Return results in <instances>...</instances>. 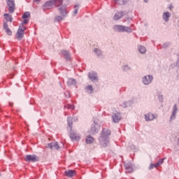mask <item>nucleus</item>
I'll return each instance as SVG.
<instances>
[{
    "label": "nucleus",
    "instance_id": "24",
    "mask_svg": "<svg viewBox=\"0 0 179 179\" xmlns=\"http://www.w3.org/2000/svg\"><path fill=\"white\" fill-rule=\"evenodd\" d=\"M138 51L141 54H145V52H146V48H145V46L140 45L138 46Z\"/></svg>",
    "mask_w": 179,
    "mask_h": 179
},
{
    "label": "nucleus",
    "instance_id": "42",
    "mask_svg": "<svg viewBox=\"0 0 179 179\" xmlns=\"http://www.w3.org/2000/svg\"><path fill=\"white\" fill-rule=\"evenodd\" d=\"M176 65H177V66H179V59L177 61Z\"/></svg>",
    "mask_w": 179,
    "mask_h": 179
},
{
    "label": "nucleus",
    "instance_id": "1",
    "mask_svg": "<svg viewBox=\"0 0 179 179\" xmlns=\"http://www.w3.org/2000/svg\"><path fill=\"white\" fill-rule=\"evenodd\" d=\"M110 134H111V131L108 129H103L102 130L101 136L99 138V142H100L101 145H102V146H103V148H106V146H107V144L108 143V142H110V139H109L108 136H110Z\"/></svg>",
    "mask_w": 179,
    "mask_h": 179
},
{
    "label": "nucleus",
    "instance_id": "10",
    "mask_svg": "<svg viewBox=\"0 0 179 179\" xmlns=\"http://www.w3.org/2000/svg\"><path fill=\"white\" fill-rule=\"evenodd\" d=\"M70 138L71 141H80V135L77 134L76 132H72L70 134Z\"/></svg>",
    "mask_w": 179,
    "mask_h": 179
},
{
    "label": "nucleus",
    "instance_id": "40",
    "mask_svg": "<svg viewBox=\"0 0 179 179\" xmlns=\"http://www.w3.org/2000/svg\"><path fill=\"white\" fill-rule=\"evenodd\" d=\"M128 103L127 102L122 103V107H128Z\"/></svg>",
    "mask_w": 179,
    "mask_h": 179
},
{
    "label": "nucleus",
    "instance_id": "19",
    "mask_svg": "<svg viewBox=\"0 0 179 179\" xmlns=\"http://www.w3.org/2000/svg\"><path fill=\"white\" fill-rule=\"evenodd\" d=\"M4 19H6V22H10L12 23V21L13 19L12 18V15H10L9 13H5L3 15Z\"/></svg>",
    "mask_w": 179,
    "mask_h": 179
},
{
    "label": "nucleus",
    "instance_id": "38",
    "mask_svg": "<svg viewBox=\"0 0 179 179\" xmlns=\"http://www.w3.org/2000/svg\"><path fill=\"white\" fill-rule=\"evenodd\" d=\"M158 97H159V101H163V96L159 95Z\"/></svg>",
    "mask_w": 179,
    "mask_h": 179
},
{
    "label": "nucleus",
    "instance_id": "37",
    "mask_svg": "<svg viewBox=\"0 0 179 179\" xmlns=\"http://www.w3.org/2000/svg\"><path fill=\"white\" fill-rule=\"evenodd\" d=\"M124 71H128L129 69V67L128 66H124L123 67Z\"/></svg>",
    "mask_w": 179,
    "mask_h": 179
},
{
    "label": "nucleus",
    "instance_id": "17",
    "mask_svg": "<svg viewBox=\"0 0 179 179\" xmlns=\"http://www.w3.org/2000/svg\"><path fill=\"white\" fill-rule=\"evenodd\" d=\"M112 118L113 122H120V121L121 120V115H120V114H114L112 116Z\"/></svg>",
    "mask_w": 179,
    "mask_h": 179
},
{
    "label": "nucleus",
    "instance_id": "44",
    "mask_svg": "<svg viewBox=\"0 0 179 179\" xmlns=\"http://www.w3.org/2000/svg\"><path fill=\"white\" fill-rule=\"evenodd\" d=\"M149 0H144V2H148Z\"/></svg>",
    "mask_w": 179,
    "mask_h": 179
},
{
    "label": "nucleus",
    "instance_id": "2",
    "mask_svg": "<svg viewBox=\"0 0 179 179\" xmlns=\"http://www.w3.org/2000/svg\"><path fill=\"white\" fill-rule=\"evenodd\" d=\"M29 22V20L24 18L22 24H21L19 26V29H17V34H16V38L17 40H22L23 38V35L24 34V30H26V27L23 24H27V22Z\"/></svg>",
    "mask_w": 179,
    "mask_h": 179
},
{
    "label": "nucleus",
    "instance_id": "3",
    "mask_svg": "<svg viewBox=\"0 0 179 179\" xmlns=\"http://www.w3.org/2000/svg\"><path fill=\"white\" fill-rule=\"evenodd\" d=\"M113 29L120 33H123L124 31H126L127 33H132V29H131V27H125L124 25H115Z\"/></svg>",
    "mask_w": 179,
    "mask_h": 179
},
{
    "label": "nucleus",
    "instance_id": "21",
    "mask_svg": "<svg viewBox=\"0 0 179 179\" xmlns=\"http://www.w3.org/2000/svg\"><path fill=\"white\" fill-rule=\"evenodd\" d=\"M53 5L54 6H61L62 5V3L64 2V0H53Z\"/></svg>",
    "mask_w": 179,
    "mask_h": 179
},
{
    "label": "nucleus",
    "instance_id": "32",
    "mask_svg": "<svg viewBox=\"0 0 179 179\" xmlns=\"http://www.w3.org/2000/svg\"><path fill=\"white\" fill-rule=\"evenodd\" d=\"M164 162V159H159L158 161V162L156 164H157V167H159V166H160V164H163Z\"/></svg>",
    "mask_w": 179,
    "mask_h": 179
},
{
    "label": "nucleus",
    "instance_id": "33",
    "mask_svg": "<svg viewBox=\"0 0 179 179\" xmlns=\"http://www.w3.org/2000/svg\"><path fill=\"white\" fill-rule=\"evenodd\" d=\"M87 90H90V93H93V87H92V85H88L87 87H86Z\"/></svg>",
    "mask_w": 179,
    "mask_h": 179
},
{
    "label": "nucleus",
    "instance_id": "4",
    "mask_svg": "<svg viewBox=\"0 0 179 179\" xmlns=\"http://www.w3.org/2000/svg\"><path fill=\"white\" fill-rule=\"evenodd\" d=\"M59 10L60 12V15H62V17H61L59 15L56 16V17L55 18V22H61V20H63V19L65 17V16H66V15H68V12L66 11V10L65 8H59Z\"/></svg>",
    "mask_w": 179,
    "mask_h": 179
},
{
    "label": "nucleus",
    "instance_id": "36",
    "mask_svg": "<svg viewBox=\"0 0 179 179\" xmlns=\"http://www.w3.org/2000/svg\"><path fill=\"white\" fill-rule=\"evenodd\" d=\"M126 170H127V173H132V171H134V168H132V166H130L129 168H128Z\"/></svg>",
    "mask_w": 179,
    "mask_h": 179
},
{
    "label": "nucleus",
    "instance_id": "27",
    "mask_svg": "<svg viewBox=\"0 0 179 179\" xmlns=\"http://www.w3.org/2000/svg\"><path fill=\"white\" fill-rule=\"evenodd\" d=\"M30 17V13L29 12H25L22 15V19H29Z\"/></svg>",
    "mask_w": 179,
    "mask_h": 179
},
{
    "label": "nucleus",
    "instance_id": "43",
    "mask_svg": "<svg viewBox=\"0 0 179 179\" xmlns=\"http://www.w3.org/2000/svg\"><path fill=\"white\" fill-rule=\"evenodd\" d=\"M173 8L172 6H171L169 7L170 10H171V8Z\"/></svg>",
    "mask_w": 179,
    "mask_h": 179
},
{
    "label": "nucleus",
    "instance_id": "25",
    "mask_svg": "<svg viewBox=\"0 0 179 179\" xmlns=\"http://www.w3.org/2000/svg\"><path fill=\"white\" fill-rule=\"evenodd\" d=\"M94 141V138H93V137L89 136L87 137L86 138V143H93V141Z\"/></svg>",
    "mask_w": 179,
    "mask_h": 179
},
{
    "label": "nucleus",
    "instance_id": "12",
    "mask_svg": "<svg viewBox=\"0 0 179 179\" xmlns=\"http://www.w3.org/2000/svg\"><path fill=\"white\" fill-rule=\"evenodd\" d=\"M89 78L92 81L97 80V73L93 71L89 73Z\"/></svg>",
    "mask_w": 179,
    "mask_h": 179
},
{
    "label": "nucleus",
    "instance_id": "22",
    "mask_svg": "<svg viewBox=\"0 0 179 179\" xmlns=\"http://www.w3.org/2000/svg\"><path fill=\"white\" fill-rule=\"evenodd\" d=\"M169 17H170V13H169V12L164 13L163 19H164V22H167L169 20Z\"/></svg>",
    "mask_w": 179,
    "mask_h": 179
},
{
    "label": "nucleus",
    "instance_id": "28",
    "mask_svg": "<svg viewBox=\"0 0 179 179\" xmlns=\"http://www.w3.org/2000/svg\"><path fill=\"white\" fill-rule=\"evenodd\" d=\"M64 108H67L68 110H73L75 108V106H73V105L67 104L64 106Z\"/></svg>",
    "mask_w": 179,
    "mask_h": 179
},
{
    "label": "nucleus",
    "instance_id": "45",
    "mask_svg": "<svg viewBox=\"0 0 179 179\" xmlns=\"http://www.w3.org/2000/svg\"><path fill=\"white\" fill-rule=\"evenodd\" d=\"M0 176H1V173H0Z\"/></svg>",
    "mask_w": 179,
    "mask_h": 179
},
{
    "label": "nucleus",
    "instance_id": "26",
    "mask_svg": "<svg viewBox=\"0 0 179 179\" xmlns=\"http://www.w3.org/2000/svg\"><path fill=\"white\" fill-rule=\"evenodd\" d=\"M118 5H125L127 3L126 0H114Z\"/></svg>",
    "mask_w": 179,
    "mask_h": 179
},
{
    "label": "nucleus",
    "instance_id": "30",
    "mask_svg": "<svg viewBox=\"0 0 179 179\" xmlns=\"http://www.w3.org/2000/svg\"><path fill=\"white\" fill-rule=\"evenodd\" d=\"M67 122L68 125L70 128H72V118L71 117H68L67 118Z\"/></svg>",
    "mask_w": 179,
    "mask_h": 179
},
{
    "label": "nucleus",
    "instance_id": "39",
    "mask_svg": "<svg viewBox=\"0 0 179 179\" xmlns=\"http://www.w3.org/2000/svg\"><path fill=\"white\" fill-rule=\"evenodd\" d=\"M167 47H169V43H164L163 45V48H167Z\"/></svg>",
    "mask_w": 179,
    "mask_h": 179
},
{
    "label": "nucleus",
    "instance_id": "23",
    "mask_svg": "<svg viewBox=\"0 0 179 179\" xmlns=\"http://www.w3.org/2000/svg\"><path fill=\"white\" fill-rule=\"evenodd\" d=\"M68 86H71L72 85H76V80L73 78H69L68 82H67Z\"/></svg>",
    "mask_w": 179,
    "mask_h": 179
},
{
    "label": "nucleus",
    "instance_id": "8",
    "mask_svg": "<svg viewBox=\"0 0 179 179\" xmlns=\"http://www.w3.org/2000/svg\"><path fill=\"white\" fill-rule=\"evenodd\" d=\"M54 6V1L51 0L49 1H46L43 4V9H51Z\"/></svg>",
    "mask_w": 179,
    "mask_h": 179
},
{
    "label": "nucleus",
    "instance_id": "16",
    "mask_svg": "<svg viewBox=\"0 0 179 179\" xmlns=\"http://www.w3.org/2000/svg\"><path fill=\"white\" fill-rule=\"evenodd\" d=\"M124 16V12L117 13L113 16V20H120Z\"/></svg>",
    "mask_w": 179,
    "mask_h": 179
},
{
    "label": "nucleus",
    "instance_id": "31",
    "mask_svg": "<svg viewBox=\"0 0 179 179\" xmlns=\"http://www.w3.org/2000/svg\"><path fill=\"white\" fill-rule=\"evenodd\" d=\"M78 10H79V5H76L74 6V12L73 14L74 15H78Z\"/></svg>",
    "mask_w": 179,
    "mask_h": 179
},
{
    "label": "nucleus",
    "instance_id": "29",
    "mask_svg": "<svg viewBox=\"0 0 179 179\" xmlns=\"http://www.w3.org/2000/svg\"><path fill=\"white\" fill-rule=\"evenodd\" d=\"M94 52L96 53L98 57H100V55H101V51L100 50V49L95 48L94 50Z\"/></svg>",
    "mask_w": 179,
    "mask_h": 179
},
{
    "label": "nucleus",
    "instance_id": "15",
    "mask_svg": "<svg viewBox=\"0 0 179 179\" xmlns=\"http://www.w3.org/2000/svg\"><path fill=\"white\" fill-rule=\"evenodd\" d=\"M48 146L50 149H56V150L59 149V145H58V142L50 143L48 145Z\"/></svg>",
    "mask_w": 179,
    "mask_h": 179
},
{
    "label": "nucleus",
    "instance_id": "20",
    "mask_svg": "<svg viewBox=\"0 0 179 179\" xmlns=\"http://www.w3.org/2000/svg\"><path fill=\"white\" fill-rule=\"evenodd\" d=\"M145 120L147 121H153V120H155V115L152 113H148V115H145Z\"/></svg>",
    "mask_w": 179,
    "mask_h": 179
},
{
    "label": "nucleus",
    "instance_id": "34",
    "mask_svg": "<svg viewBox=\"0 0 179 179\" xmlns=\"http://www.w3.org/2000/svg\"><path fill=\"white\" fill-rule=\"evenodd\" d=\"M131 166V163H125L124 164V167L125 169L127 170V169H129Z\"/></svg>",
    "mask_w": 179,
    "mask_h": 179
},
{
    "label": "nucleus",
    "instance_id": "41",
    "mask_svg": "<svg viewBox=\"0 0 179 179\" xmlns=\"http://www.w3.org/2000/svg\"><path fill=\"white\" fill-rule=\"evenodd\" d=\"M41 0H34V2H37V3H38V2H40Z\"/></svg>",
    "mask_w": 179,
    "mask_h": 179
},
{
    "label": "nucleus",
    "instance_id": "18",
    "mask_svg": "<svg viewBox=\"0 0 179 179\" xmlns=\"http://www.w3.org/2000/svg\"><path fill=\"white\" fill-rule=\"evenodd\" d=\"M62 54H63L64 58H66L67 61H69V59H71V53L69 51L62 50Z\"/></svg>",
    "mask_w": 179,
    "mask_h": 179
},
{
    "label": "nucleus",
    "instance_id": "7",
    "mask_svg": "<svg viewBox=\"0 0 179 179\" xmlns=\"http://www.w3.org/2000/svg\"><path fill=\"white\" fill-rule=\"evenodd\" d=\"M152 80H153V76L150 75L145 76L143 78V83L145 85H150V83H152Z\"/></svg>",
    "mask_w": 179,
    "mask_h": 179
},
{
    "label": "nucleus",
    "instance_id": "9",
    "mask_svg": "<svg viewBox=\"0 0 179 179\" xmlns=\"http://www.w3.org/2000/svg\"><path fill=\"white\" fill-rule=\"evenodd\" d=\"M99 131H100V127L99 126V124H93L91 127V130H90L91 134H97Z\"/></svg>",
    "mask_w": 179,
    "mask_h": 179
},
{
    "label": "nucleus",
    "instance_id": "11",
    "mask_svg": "<svg viewBox=\"0 0 179 179\" xmlns=\"http://www.w3.org/2000/svg\"><path fill=\"white\" fill-rule=\"evenodd\" d=\"M64 174L66 177H73V176H76V171L68 170L64 172Z\"/></svg>",
    "mask_w": 179,
    "mask_h": 179
},
{
    "label": "nucleus",
    "instance_id": "14",
    "mask_svg": "<svg viewBox=\"0 0 179 179\" xmlns=\"http://www.w3.org/2000/svg\"><path fill=\"white\" fill-rule=\"evenodd\" d=\"M177 104H175L173 108V112H172V115L171 116L170 118V121L173 120H176V115L177 114Z\"/></svg>",
    "mask_w": 179,
    "mask_h": 179
},
{
    "label": "nucleus",
    "instance_id": "35",
    "mask_svg": "<svg viewBox=\"0 0 179 179\" xmlns=\"http://www.w3.org/2000/svg\"><path fill=\"white\" fill-rule=\"evenodd\" d=\"M155 167H157V164H151L149 166V170H152V169H155Z\"/></svg>",
    "mask_w": 179,
    "mask_h": 179
},
{
    "label": "nucleus",
    "instance_id": "13",
    "mask_svg": "<svg viewBox=\"0 0 179 179\" xmlns=\"http://www.w3.org/2000/svg\"><path fill=\"white\" fill-rule=\"evenodd\" d=\"M3 27L6 31V33L8 35V36H12V31H10V29H9V27L8 25V23L4 22Z\"/></svg>",
    "mask_w": 179,
    "mask_h": 179
},
{
    "label": "nucleus",
    "instance_id": "6",
    "mask_svg": "<svg viewBox=\"0 0 179 179\" xmlns=\"http://www.w3.org/2000/svg\"><path fill=\"white\" fill-rule=\"evenodd\" d=\"M26 162H32L33 163L38 162V157L37 155H28L25 157Z\"/></svg>",
    "mask_w": 179,
    "mask_h": 179
},
{
    "label": "nucleus",
    "instance_id": "5",
    "mask_svg": "<svg viewBox=\"0 0 179 179\" xmlns=\"http://www.w3.org/2000/svg\"><path fill=\"white\" fill-rule=\"evenodd\" d=\"M7 5L8 6L9 13H13V12H15V9H16L15 0H7Z\"/></svg>",
    "mask_w": 179,
    "mask_h": 179
}]
</instances>
